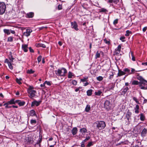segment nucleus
Here are the masks:
<instances>
[{
    "mask_svg": "<svg viewBox=\"0 0 147 147\" xmlns=\"http://www.w3.org/2000/svg\"><path fill=\"white\" fill-rule=\"evenodd\" d=\"M147 132V129L146 128H144L142 132H141V136H144L145 135Z\"/></svg>",
    "mask_w": 147,
    "mask_h": 147,
    "instance_id": "obj_18",
    "label": "nucleus"
},
{
    "mask_svg": "<svg viewBox=\"0 0 147 147\" xmlns=\"http://www.w3.org/2000/svg\"><path fill=\"white\" fill-rule=\"evenodd\" d=\"M92 89H90L88 90L87 91V95L89 96H91L92 94Z\"/></svg>",
    "mask_w": 147,
    "mask_h": 147,
    "instance_id": "obj_27",
    "label": "nucleus"
},
{
    "mask_svg": "<svg viewBox=\"0 0 147 147\" xmlns=\"http://www.w3.org/2000/svg\"><path fill=\"white\" fill-rule=\"evenodd\" d=\"M104 41L105 43L107 44H110V42L109 40H107L106 39H104Z\"/></svg>",
    "mask_w": 147,
    "mask_h": 147,
    "instance_id": "obj_43",
    "label": "nucleus"
},
{
    "mask_svg": "<svg viewBox=\"0 0 147 147\" xmlns=\"http://www.w3.org/2000/svg\"><path fill=\"white\" fill-rule=\"evenodd\" d=\"M118 19H116L114 20L113 22V24L114 25H115L118 23Z\"/></svg>",
    "mask_w": 147,
    "mask_h": 147,
    "instance_id": "obj_52",
    "label": "nucleus"
},
{
    "mask_svg": "<svg viewBox=\"0 0 147 147\" xmlns=\"http://www.w3.org/2000/svg\"><path fill=\"white\" fill-rule=\"evenodd\" d=\"M118 71L119 72L118 74V76H120L125 74V72L120 70H119Z\"/></svg>",
    "mask_w": 147,
    "mask_h": 147,
    "instance_id": "obj_19",
    "label": "nucleus"
},
{
    "mask_svg": "<svg viewBox=\"0 0 147 147\" xmlns=\"http://www.w3.org/2000/svg\"><path fill=\"white\" fill-rule=\"evenodd\" d=\"M9 59L10 60V62H11V63H12L13 62V60H14V58L12 56H11V57H9Z\"/></svg>",
    "mask_w": 147,
    "mask_h": 147,
    "instance_id": "obj_53",
    "label": "nucleus"
},
{
    "mask_svg": "<svg viewBox=\"0 0 147 147\" xmlns=\"http://www.w3.org/2000/svg\"><path fill=\"white\" fill-rule=\"evenodd\" d=\"M77 81L75 80H73L72 81V83L74 85H76L77 84Z\"/></svg>",
    "mask_w": 147,
    "mask_h": 147,
    "instance_id": "obj_50",
    "label": "nucleus"
},
{
    "mask_svg": "<svg viewBox=\"0 0 147 147\" xmlns=\"http://www.w3.org/2000/svg\"><path fill=\"white\" fill-rule=\"evenodd\" d=\"M73 74L70 71H69L68 73V78H71L73 76H74Z\"/></svg>",
    "mask_w": 147,
    "mask_h": 147,
    "instance_id": "obj_32",
    "label": "nucleus"
},
{
    "mask_svg": "<svg viewBox=\"0 0 147 147\" xmlns=\"http://www.w3.org/2000/svg\"><path fill=\"white\" fill-rule=\"evenodd\" d=\"M147 28V27H144L143 28V30H142L143 32H145L146 31V30Z\"/></svg>",
    "mask_w": 147,
    "mask_h": 147,
    "instance_id": "obj_63",
    "label": "nucleus"
},
{
    "mask_svg": "<svg viewBox=\"0 0 147 147\" xmlns=\"http://www.w3.org/2000/svg\"><path fill=\"white\" fill-rule=\"evenodd\" d=\"M55 73L57 75L60 76H64L65 74L67 73L66 69L64 68H62L61 69H58L55 71Z\"/></svg>",
    "mask_w": 147,
    "mask_h": 147,
    "instance_id": "obj_2",
    "label": "nucleus"
},
{
    "mask_svg": "<svg viewBox=\"0 0 147 147\" xmlns=\"http://www.w3.org/2000/svg\"><path fill=\"white\" fill-rule=\"evenodd\" d=\"M137 78L138 80H140V81L144 79L142 76H140L138 75H137Z\"/></svg>",
    "mask_w": 147,
    "mask_h": 147,
    "instance_id": "obj_28",
    "label": "nucleus"
},
{
    "mask_svg": "<svg viewBox=\"0 0 147 147\" xmlns=\"http://www.w3.org/2000/svg\"><path fill=\"white\" fill-rule=\"evenodd\" d=\"M131 56H132V60L133 61H135V57L134 56L133 52H131Z\"/></svg>",
    "mask_w": 147,
    "mask_h": 147,
    "instance_id": "obj_48",
    "label": "nucleus"
},
{
    "mask_svg": "<svg viewBox=\"0 0 147 147\" xmlns=\"http://www.w3.org/2000/svg\"><path fill=\"white\" fill-rule=\"evenodd\" d=\"M124 71L127 72V73L129 74V73H130V71L129 69H128V68H125L124 69Z\"/></svg>",
    "mask_w": 147,
    "mask_h": 147,
    "instance_id": "obj_38",
    "label": "nucleus"
},
{
    "mask_svg": "<svg viewBox=\"0 0 147 147\" xmlns=\"http://www.w3.org/2000/svg\"><path fill=\"white\" fill-rule=\"evenodd\" d=\"M4 32L7 35H9L10 34V31L8 29H4L3 30Z\"/></svg>",
    "mask_w": 147,
    "mask_h": 147,
    "instance_id": "obj_30",
    "label": "nucleus"
},
{
    "mask_svg": "<svg viewBox=\"0 0 147 147\" xmlns=\"http://www.w3.org/2000/svg\"><path fill=\"white\" fill-rule=\"evenodd\" d=\"M119 0H109L108 2L109 3H113L115 4H117L119 2Z\"/></svg>",
    "mask_w": 147,
    "mask_h": 147,
    "instance_id": "obj_20",
    "label": "nucleus"
},
{
    "mask_svg": "<svg viewBox=\"0 0 147 147\" xmlns=\"http://www.w3.org/2000/svg\"><path fill=\"white\" fill-rule=\"evenodd\" d=\"M35 71H33L32 69L28 70L27 71V73L29 74H33L34 72Z\"/></svg>",
    "mask_w": 147,
    "mask_h": 147,
    "instance_id": "obj_33",
    "label": "nucleus"
},
{
    "mask_svg": "<svg viewBox=\"0 0 147 147\" xmlns=\"http://www.w3.org/2000/svg\"><path fill=\"white\" fill-rule=\"evenodd\" d=\"M45 84H47V85H51V83H50V82H48L47 81H45Z\"/></svg>",
    "mask_w": 147,
    "mask_h": 147,
    "instance_id": "obj_57",
    "label": "nucleus"
},
{
    "mask_svg": "<svg viewBox=\"0 0 147 147\" xmlns=\"http://www.w3.org/2000/svg\"><path fill=\"white\" fill-rule=\"evenodd\" d=\"M90 138V137L89 136H88L82 142H83L84 143H85L86 141L89 140Z\"/></svg>",
    "mask_w": 147,
    "mask_h": 147,
    "instance_id": "obj_44",
    "label": "nucleus"
},
{
    "mask_svg": "<svg viewBox=\"0 0 147 147\" xmlns=\"http://www.w3.org/2000/svg\"><path fill=\"white\" fill-rule=\"evenodd\" d=\"M41 102V101H37L36 100H34V101L32 102L31 106L32 107L35 105H36V106H38L40 105Z\"/></svg>",
    "mask_w": 147,
    "mask_h": 147,
    "instance_id": "obj_7",
    "label": "nucleus"
},
{
    "mask_svg": "<svg viewBox=\"0 0 147 147\" xmlns=\"http://www.w3.org/2000/svg\"><path fill=\"white\" fill-rule=\"evenodd\" d=\"M29 48V50H30V52H32V53L34 52V50H33V49H32L31 48V47H30Z\"/></svg>",
    "mask_w": 147,
    "mask_h": 147,
    "instance_id": "obj_61",
    "label": "nucleus"
},
{
    "mask_svg": "<svg viewBox=\"0 0 147 147\" xmlns=\"http://www.w3.org/2000/svg\"><path fill=\"white\" fill-rule=\"evenodd\" d=\"M5 105V107L6 108H10L11 107V106H10L8 105Z\"/></svg>",
    "mask_w": 147,
    "mask_h": 147,
    "instance_id": "obj_64",
    "label": "nucleus"
},
{
    "mask_svg": "<svg viewBox=\"0 0 147 147\" xmlns=\"http://www.w3.org/2000/svg\"><path fill=\"white\" fill-rule=\"evenodd\" d=\"M8 65L9 68L11 69H13V67L11 63V62L9 63H8Z\"/></svg>",
    "mask_w": 147,
    "mask_h": 147,
    "instance_id": "obj_41",
    "label": "nucleus"
},
{
    "mask_svg": "<svg viewBox=\"0 0 147 147\" xmlns=\"http://www.w3.org/2000/svg\"><path fill=\"white\" fill-rule=\"evenodd\" d=\"M131 112L129 111V110H128V111L127 112L126 115V118H127V120L128 121L129 120V119H130V118L131 117Z\"/></svg>",
    "mask_w": 147,
    "mask_h": 147,
    "instance_id": "obj_13",
    "label": "nucleus"
},
{
    "mask_svg": "<svg viewBox=\"0 0 147 147\" xmlns=\"http://www.w3.org/2000/svg\"><path fill=\"white\" fill-rule=\"evenodd\" d=\"M103 79V78L101 76H99L96 78V79L99 81H102Z\"/></svg>",
    "mask_w": 147,
    "mask_h": 147,
    "instance_id": "obj_36",
    "label": "nucleus"
},
{
    "mask_svg": "<svg viewBox=\"0 0 147 147\" xmlns=\"http://www.w3.org/2000/svg\"><path fill=\"white\" fill-rule=\"evenodd\" d=\"M93 145V144H92V142H90L88 143V144L87 145V146L88 147H89Z\"/></svg>",
    "mask_w": 147,
    "mask_h": 147,
    "instance_id": "obj_47",
    "label": "nucleus"
},
{
    "mask_svg": "<svg viewBox=\"0 0 147 147\" xmlns=\"http://www.w3.org/2000/svg\"><path fill=\"white\" fill-rule=\"evenodd\" d=\"M22 50L25 52H27L28 51V45H23L22 46Z\"/></svg>",
    "mask_w": 147,
    "mask_h": 147,
    "instance_id": "obj_11",
    "label": "nucleus"
},
{
    "mask_svg": "<svg viewBox=\"0 0 147 147\" xmlns=\"http://www.w3.org/2000/svg\"><path fill=\"white\" fill-rule=\"evenodd\" d=\"M58 8L59 10L61 9H62V5H59L58 7Z\"/></svg>",
    "mask_w": 147,
    "mask_h": 147,
    "instance_id": "obj_56",
    "label": "nucleus"
},
{
    "mask_svg": "<svg viewBox=\"0 0 147 147\" xmlns=\"http://www.w3.org/2000/svg\"><path fill=\"white\" fill-rule=\"evenodd\" d=\"M37 46L38 47H42L43 48L46 47L45 45L44 44H38L37 45Z\"/></svg>",
    "mask_w": 147,
    "mask_h": 147,
    "instance_id": "obj_35",
    "label": "nucleus"
},
{
    "mask_svg": "<svg viewBox=\"0 0 147 147\" xmlns=\"http://www.w3.org/2000/svg\"><path fill=\"white\" fill-rule=\"evenodd\" d=\"M13 38L12 37H9L8 38V41L12 42L13 41Z\"/></svg>",
    "mask_w": 147,
    "mask_h": 147,
    "instance_id": "obj_49",
    "label": "nucleus"
},
{
    "mask_svg": "<svg viewBox=\"0 0 147 147\" xmlns=\"http://www.w3.org/2000/svg\"><path fill=\"white\" fill-rule=\"evenodd\" d=\"M82 88V87H79L78 88H76L75 90V91L76 92H78V91L80 89H81Z\"/></svg>",
    "mask_w": 147,
    "mask_h": 147,
    "instance_id": "obj_55",
    "label": "nucleus"
},
{
    "mask_svg": "<svg viewBox=\"0 0 147 147\" xmlns=\"http://www.w3.org/2000/svg\"><path fill=\"white\" fill-rule=\"evenodd\" d=\"M16 80L17 83L19 84H22L21 81L22 80V79L21 78H20V79H18V78H16Z\"/></svg>",
    "mask_w": 147,
    "mask_h": 147,
    "instance_id": "obj_29",
    "label": "nucleus"
},
{
    "mask_svg": "<svg viewBox=\"0 0 147 147\" xmlns=\"http://www.w3.org/2000/svg\"><path fill=\"white\" fill-rule=\"evenodd\" d=\"M125 38V37L124 36H121L120 38V39L122 41V42H124L125 40L124 39Z\"/></svg>",
    "mask_w": 147,
    "mask_h": 147,
    "instance_id": "obj_45",
    "label": "nucleus"
},
{
    "mask_svg": "<svg viewBox=\"0 0 147 147\" xmlns=\"http://www.w3.org/2000/svg\"><path fill=\"white\" fill-rule=\"evenodd\" d=\"M131 33V32L129 31V30H127L126 31V33L125 34V35L126 36H128Z\"/></svg>",
    "mask_w": 147,
    "mask_h": 147,
    "instance_id": "obj_34",
    "label": "nucleus"
},
{
    "mask_svg": "<svg viewBox=\"0 0 147 147\" xmlns=\"http://www.w3.org/2000/svg\"><path fill=\"white\" fill-rule=\"evenodd\" d=\"M25 103V102L24 101H21L20 100L19 102L18 103V105L20 106H23L24 105Z\"/></svg>",
    "mask_w": 147,
    "mask_h": 147,
    "instance_id": "obj_31",
    "label": "nucleus"
},
{
    "mask_svg": "<svg viewBox=\"0 0 147 147\" xmlns=\"http://www.w3.org/2000/svg\"><path fill=\"white\" fill-rule=\"evenodd\" d=\"M111 105L110 102L107 100L105 101L104 103V108L107 110L110 109Z\"/></svg>",
    "mask_w": 147,
    "mask_h": 147,
    "instance_id": "obj_4",
    "label": "nucleus"
},
{
    "mask_svg": "<svg viewBox=\"0 0 147 147\" xmlns=\"http://www.w3.org/2000/svg\"><path fill=\"white\" fill-rule=\"evenodd\" d=\"M34 15V13L32 12H30L29 13H28L26 14V17L30 18H32Z\"/></svg>",
    "mask_w": 147,
    "mask_h": 147,
    "instance_id": "obj_12",
    "label": "nucleus"
},
{
    "mask_svg": "<svg viewBox=\"0 0 147 147\" xmlns=\"http://www.w3.org/2000/svg\"><path fill=\"white\" fill-rule=\"evenodd\" d=\"M102 93V92L100 90H98L95 92V94L96 95L99 96Z\"/></svg>",
    "mask_w": 147,
    "mask_h": 147,
    "instance_id": "obj_22",
    "label": "nucleus"
},
{
    "mask_svg": "<svg viewBox=\"0 0 147 147\" xmlns=\"http://www.w3.org/2000/svg\"><path fill=\"white\" fill-rule=\"evenodd\" d=\"M84 143L83 142H82L81 143V147H85Z\"/></svg>",
    "mask_w": 147,
    "mask_h": 147,
    "instance_id": "obj_62",
    "label": "nucleus"
},
{
    "mask_svg": "<svg viewBox=\"0 0 147 147\" xmlns=\"http://www.w3.org/2000/svg\"><path fill=\"white\" fill-rule=\"evenodd\" d=\"M42 56L41 55L39 56L37 58L38 63H39L41 61L42 59Z\"/></svg>",
    "mask_w": 147,
    "mask_h": 147,
    "instance_id": "obj_40",
    "label": "nucleus"
},
{
    "mask_svg": "<svg viewBox=\"0 0 147 147\" xmlns=\"http://www.w3.org/2000/svg\"><path fill=\"white\" fill-rule=\"evenodd\" d=\"M87 131V129L84 128H82L80 129V131L83 134L86 132Z\"/></svg>",
    "mask_w": 147,
    "mask_h": 147,
    "instance_id": "obj_24",
    "label": "nucleus"
},
{
    "mask_svg": "<svg viewBox=\"0 0 147 147\" xmlns=\"http://www.w3.org/2000/svg\"><path fill=\"white\" fill-rule=\"evenodd\" d=\"M107 11V10L105 9H102L100 10V11L102 12H105Z\"/></svg>",
    "mask_w": 147,
    "mask_h": 147,
    "instance_id": "obj_60",
    "label": "nucleus"
},
{
    "mask_svg": "<svg viewBox=\"0 0 147 147\" xmlns=\"http://www.w3.org/2000/svg\"><path fill=\"white\" fill-rule=\"evenodd\" d=\"M133 99L136 102V103L138 104H139L140 103L139 102V101L138 100L137 98L135 97H134L133 98Z\"/></svg>",
    "mask_w": 147,
    "mask_h": 147,
    "instance_id": "obj_39",
    "label": "nucleus"
},
{
    "mask_svg": "<svg viewBox=\"0 0 147 147\" xmlns=\"http://www.w3.org/2000/svg\"><path fill=\"white\" fill-rule=\"evenodd\" d=\"M30 115L32 116H36V115L35 111L34 110H32L30 111Z\"/></svg>",
    "mask_w": 147,
    "mask_h": 147,
    "instance_id": "obj_16",
    "label": "nucleus"
},
{
    "mask_svg": "<svg viewBox=\"0 0 147 147\" xmlns=\"http://www.w3.org/2000/svg\"><path fill=\"white\" fill-rule=\"evenodd\" d=\"M132 85H138L139 86L140 85V82H139L137 80H134L132 82Z\"/></svg>",
    "mask_w": 147,
    "mask_h": 147,
    "instance_id": "obj_21",
    "label": "nucleus"
},
{
    "mask_svg": "<svg viewBox=\"0 0 147 147\" xmlns=\"http://www.w3.org/2000/svg\"><path fill=\"white\" fill-rule=\"evenodd\" d=\"M77 129L76 127H74L72 130L71 132L73 135H76L77 132Z\"/></svg>",
    "mask_w": 147,
    "mask_h": 147,
    "instance_id": "obj_17",
    "label": "nucleus"
},
{
    "mask_svg": "<svg viewBox=\"0 0 147 147\" xmlns=\"http://www.w3.org/2000/svg\"><path fill=\"white\" fill-rule=\"evenodd\" d=\"M106 126L105 122L103 121H98L94 123L93 127H96L98 129H104Z\"/></svg>",
    "mask_w": 147,
    "mask_h": 147,
    "instance_id": "obj_1",
    "label": "nucleus"
},
{
    "mask_svg": "<svg viewBox=\"0 0 147 147\" xmlns=\"http://www.w3.org/2000/svg\"><path fill=\"white\" fill-rule=\"evenodd\" d=\"M121 46L120 45H119L118 46L117 48L115 49V53L116 54H119L120 53L121 51Z\"/></svg>",
    "mask_w": 147,
    "mask_h": 147,
    "instance_id": "obj_10",
    "label": "nucleus"
},
{
    "mask_svg": "<svg viewBox=\"0 0 147 147\" xmlns=\"http://www.w3.org/2000/svg\"><path fill=\"white\" fill-rule=\"evenodd\" d=\"M11 104V103H10V101H9L5 103L4 104V105H8Z\"/></svg>",
    "mask_w": 147,
    "mask_h": 147,
    "instance_id": "obj_58",
    "label": "nucleus"
},
{
    "mask_svg": "<svg viewBox=\"0 0 147 147\" xmlns=\"http://www.w3.org/2000/svg\"><path fill=\"white\" fill-rule=\"evenodd\" d=\"M32 32V30L30 29H27L26 31L24 33V35L26 36H28L30 35V33Z\"/></svg>",
    "mask_w": 147,
    "mask_h": 147,
    "instance_id": "obj_8",
    "label": "nucleus"
},
{
    "mask_svg": "<svg viewBox=\"0 0 147 147\" xmlns=\"http://www.w3.org/2000/svg\"><path fill=\"white\" fill-rule=\"evenodd\" d=\"M28 93L30 94V97L32 98L33 97H35L36 92L34 90H32L31 91H28Z\"/></svg>",
    "mask_w": 147,
    "mask_h": 147,
    "instance_id": "obj_5",
    "label": "nucleus"
},
{
    "mask_svg": "<svg viewBox=\"0 0 147 147\" xmlns=\"http://www.w3.org/2000/svg\"><path fill=\"white\" fill-rule=\"evenodd\" d=\"M142 84L144 86L147 85V81L144 79L142 81L140 82L139 87L142 86Z\"/></svg>",
    "mask_w": 147,
    "mask_h": 147,
    "instance_id": "obj_9",
    "label": "nucleus"
},
{
    "mask_svg": "<svg viewBox=\"0 0 147 147\" xmlns=\"http://www.w3.org/2000/svg\"><path fill=\"white\" fill-rule=\"evenodd\" d=\"M90 106L88 105H87L85 109V111L86 112H88L90 110Z\"/></svg>",
    "mask_w": 147,
    "mask_h": 147,
    "instance_id": "obj_25",
    "label": "nucleus"
},
{
    "mask_svg": "<svg viewBox=\"0 0 147 147\" xmlns=\"http://www.w3.org/2000/svg\"><path fill=\"white\" fill-rule=\"evenodd\" d=\"M140 88L142 89L146 90L147 89V87L145 86H141Z\"/></svg>",
    "mask_w": 147,
    "mask_h": 147,
    "instance_id": "obj_59",
    "label": "nucleus"
},
{
    "mask_svg": "<svg viewBox=\"0 0 147 147\" xmlns=\"http://www.w3.org/2000/svg\"><path fill=\"white\" fill-rule=\"evenodd\" d=\"M141 71V70L136 71L134 69L131 68V72H130L129 74H134L135 73V72L139 71Z\"/></svg>",
    "mask_w": 147,
    "mask_h": 147,
    "instance_id": "obj_26",
    "label": "nucleus"
},
{
    "mask_svg": "<svg viewBox=\"0 0 147 147\" xmlns=\"http://www.w3.org/2000/svg\"><path fill=\"white\" fill-rule=\"evenodd\" d=\"M71 24L72 28H74L76 31L78 30L79 29L78 27V26L76 21H74V22H71Z\"/></svg>",
    "mask_w": 147,
    "mask_h": 147,
    "instance_id": "obj_6",
    "label": "nucleus"
},
{
    "mask_svg": "<svg viewBox=\"0 0 147 147\" xmlns=\"http://www.w3.org/2000/svg\"><path fill=\"white\" fill-rule=\"evenodd\" d=\"M10 103L11 104H15L14 100V99H12L10 100Z\"/></svg>",
    "mask_w": 147,
    "mask_h": 147,
    "instance_id": "obj_54",
    "label": "nucleus"
},
{
    "mask_svg": "<svg viewBox=\"0 0 147 147\" xmlns=\"http://www.w3.org/2000/svg\"><path fill=\"white\" fill-rule=\"evenodd\" d=\"M88 79V77H87L86 78H84L83 79H81V81L82 82H84L86 81Z\"/></svg>",
    "mask_w": 147,
    "mask_h": 147,
    "instance_id": "obj_42",
    "label": "nucleus"
},
{
    "mask_svg": "<svg viewBox=\"0 0 147 147\" xmlns=\"http://www.w3.org/2000/svg\"><path fill=\"white\" fill-rule=\"evenodd\" d=\"M36 120L34 119H32L30 121V123L31 124L36 123Z\"/></svg>",
    "mask_w": 147,
    "mask_h": 147,
    "instance_id": "obj_46",
    "label": "nucleus"
},
{
    "mask_svg": "<svg viewBox=\"0 0 147 147\" xmlns=\"http://www.w3.org/2000/svg\"><path fill=\"white\" fill-rule=\"evenodd\" d=\"M100 54L98 52V51H97L95 55L96 58L100 57Z\"/></svg>",
    "mask_w": 147,
    "mask_h": 147,
    "instance_id": "obj_37",
    "label": "nucleus"
},
{
    "mask_svg": "<svg viewBox=\"0 0 147 147\" xmlns=\"http://www.w3.org/2000/svg\"><path fill=\"white\" fill-rule=\"evenodd\" d=\"M6 6L5 3L3 2H0V14H3L6 10Z\"/></svg>",
    "mask_w": 147,
    "mask_h": 147,
    "instance_id": "obj_3",
    "label": "nucleus"
},
{
    "mask_svg": "<svg viewBox=\"0 0 147 147\" xmlns=\"http://www.w3.org/2000/svg\"><path fill=\"white\" fill-rule=\"evenodd\" d=\"M145 119V117L143 113L140 114V119L142 121H144Z\"/></svg>",
    "mask_w": 147,
    "mask_h": 147,
    "instance_id": "obj_23",
    "label": "nucleus"
},
{
    "mask_svg": "<svg viewBox=\"0 0 147 147\" xmlns=\"http://www.w3.org/2000/svg\"><path fill=\"white\" fill-rule=\"evenodd\" d=\"M128 90L129 88L127 87H126L122 89L121 90L122 91V94H125Z\"/></svg>",
    "mask_w": 147,
    "mask_h": 147,
    "instance_id": "obj_14",
    "label": "nucleus"
},
{
    "mask_svg": "<svg viewBox=\"0 0 147 147\" xmlns=\"http://www.w3.org/2000/svg\"><path fill=\"white\" fill-rule=\"evenodd\" d=\"M139 106L138 105H136V106L134 108V110H135V112L136 113L138 114L139 113Z\"/></svg>",
    "mask_w": 147,
    "mask_h": 147,
    "instance_id": "obj_15",
    "label": "nucleus"
},
{
    "mask_svg": "<svg viewBox=\"0 0 147 147\" xmlns=\"http://www.w3.org/2000/svg\"><path fill=\"white\" fill-rule=\"evenodd\" d=\"M33 89V86H30L28 88V91H31Z\"/></svg>",
    "mask_w": 147,
    "mask_h": 147,
    "instance_id": "obj_51",
    "label": "nucleus"
}]
</instances>
